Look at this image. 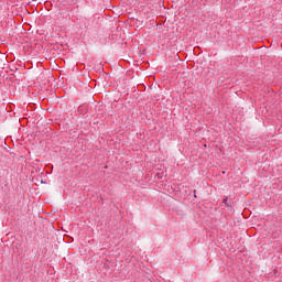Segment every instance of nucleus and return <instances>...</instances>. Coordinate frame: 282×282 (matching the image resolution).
Here are the masks:
<instances>
[{
    "label": "nucleus",
    "instance_id": "f257e3e1",
    "mask_svg": "<svg viewBox=\"0 0 282 282\" xmlns=\"http://www.w3.org/2000/svg\"><path fill=\"white\" fill-rule=\"evenodd\" d=\"M223 202H224V204H226V202H228V198H224V200H223Z\"/></svg>",
    "mask_w": 282,
    "mask_h": 282
}]
</instances>
